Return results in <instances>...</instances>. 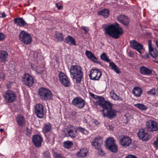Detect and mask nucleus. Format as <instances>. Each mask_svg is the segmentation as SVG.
<instances>
[{
  "mask_svg": "<svg viewBox=\"0 0 158 158\" xmlns=\"http://www.w3.org/2000/svg\"><path fill=\"white\" fill-rule=\"evenodd\" d=\"M104 30L105 33L115 39L119 38L123 33L122 28L117 23L108 25L104 28Z\"/></svg>",
  "mask_w": 158,
  "mask_h": 158,
  "instance_id": "1",
  "label": "nucleus"
},
{
  "mask_svg": "<svg viewBox=\"0 0 158 158\" xmlns=\"http://www.w3.org/2000/svg\"><path fill=\"white\" fill-rule=\"evenodd\" d=\"M70 72L73 78L76 79L77 83H80L83 77L81 68L77 65H72L70 67Z\"/></svg>",
  "mask_w": 158,
  "mask_h": 158,
  "instance_id": "2",
  "label": "nucleus"
},
{
  "mask_svg": "<svg viewBox=\"0 0 158 158\" xmlns=\"http://www.w3.org/2000/svg\"><path fill=\"white\" fill-rule=\"evenodd\" d=\"M38 93L40 97L43 100L47 101L52 98L53 94L49 89L44 88H40L39 89Z\"/></svg>",
  "mask_w": 158,
  "mask_h": 158,
  "instance_id": "3",
  "label": "nucleus"
},
{
  "mask_svg": "<svg viewBox=\"0 0 158 158\" xmlns=\"http://www.w3.org/2000/svg\"><path fill=\"white\" fill-rule=\"evenodd\" d=\"M105 146L110 152L116 153L118 151V147L115 143L114 138L111 137L107 139L105 142Z\"/></svg>",
  "mask_w": 158,
  "mask_h": 158,
  "instance_id": "4",
  "label": "nucleus"
},
{
  "mask_svg": "<svg viewBox=\"0 0 158 158\" xmlns=\"http://www.w3.org/2000/svg\"><path fill=\"white\" fill-rule=\"evenodd\" d=\"M102 111L103 112V116L104 117H106L110 119L114 118L117 115V111L112 109L111 103V107L108 109H104Z\"/></svg>",
  "mask_w": 158,
  "mask_h": 158,
  "instance_id": "5",
  "label": "nucleus"
},
{
  "mask_svg": "<svg viewBox=\"0 0 158 158\" xmlns=\"http://www.w3.org/2000/svg\"><path fill=\"white\" fill-rule=\"evenodd\" d=\"M19 39L22 42L26 44H30L32 41V38L30 34L23 31L19 34Z\"/></svg>",
  "mask_w": 158,
  "mask_h": 158,
  "instance_id": "6",
  "label": "nucleus"
},
{
  "mask_svg": "<svg viewBox=\"0 0 158 158\" xmlns=\"http://www.w3.org/2000/svg\"><path fill=\"white\" fill-rule=\"evenodd\" d=\"M103 141L102 138L99 136L95 137L92 142V144L95 148L98 151L99 153L103 154V151L101 148V144L102 143Z\"/></svg>",
  "mask_w": 158,
  "mask_h": 158,
  "instance_id": "7",
  "label": "nucleus"
},
{
  "mask_svg": "<svg viewBox=\"0 0 158 158\" xmlns=\"http://www.w3.org/2000/svg\"><path fill=\"white\" fill-rule=\"evenodd\" d=\"M96 99L97 105L102 107L103 109L111 107V103L109 101H105L104 98L98 96Z\"/></svg>",
  "mask_w": 158,
  "mask_h": 158,
  "instance_id": "8",
  "label": "nucleus"
},
{
  "mask_svg": "<svg viewBox=\"0 0 158 158\" xmlns=\"http://www.w3.org/2000/svg\"><path fill=\"white\" fill-rule=\"evenodd\" d=\"M35 112L37 116L40 118H43L46 112L44 106L41 104H36L35 106Z\"/></svg>",
  "mask_w": 158,
  "mask_h": 158,
  "instance_id": "9",
  "label": "nucleus"
},
{
  "mask_svg": "<svg viewBox=\"0 0 158 158\" xmlns=\"http://www.w3.org/2000/svg\"><path fill=\"white\" fill-rule=\"evenodd\" d=\"M58 77L61 83L65 87H69L71 83L68 77L63 73L60 72L58 75Z\"/></svg>",
  "mask_w": 158,
  "mask_h": 158,
  "instance_id": "10",
  "label": "nucleus"
},
{
  "mask_svg": "<svg viewBox=\"0 0 158 158\" xmlns=\"http://www.w3.org/2000/svg\"><path fill=\"white\" fill-rule=\"evenodd\" d=\"M72 104L76 107L82 109L85 106V101L80 97L74 98L72 101Z\"/></svg>",
  "mask_w": 158,
  "mask_h": 158,
  "instance_id": "11",
  "label": "nucleus"
},
{
  "mask_svg": "<svg viewBox=\"0 0 158 158\" xmlns=\"http://www.w3.org/2000/svg\"><path fill=\"white\" fill-rule=\"evenodd\" d=\"M102 74V72L99 69H92L90 71L89 76L91 80H98L99 79Z\"/></svg>",
  "mask_w": 158,
  "mask_h": 158,
  "instance_id": "12",
  "label": "nucleus"
},
{
  "mask_svg": "<svg viewBox=\"0 0 158 158\" xmlns=\"http://www.w3.org/2000/svg\"><path fill=\"white\" fill-rule=\"evenodd\" d=\"M4 98L8 102L12 103L14 102L16 98L15 93L11 90H8L6 92Z\"/></svg>",
  "mask_w": 158,
  "mask_h": 158,
  "instance_id": "13",
  "label": "nucleus"
},
{
  "mask_svg": "<svg viewBox=\"0 0 158 158\" xmlns=\"http://www.w3.org/2000/svg\"><path fill=\"white\" fill-rule=\"evenodd\" d=\"M147 129L149 131L153 132L157 131L158 125L156 122L152 120H149L146 123Z\"/></svg>",
  "mask_w": 158,
  "mask_h": 158,
  "instance_id": "14",
  "label": "nucleus"
},
{
  "mask_svg": "<svg viewBox=\"0 0 158 158\" xmlns=\"http://www.w3.org/2000/svg\"><path fill=\"white\" fill-rule=\"evenodd\" d=\"M148 43L149 54L153 58L156 59L158 57V51L156 48L152 46L151 40H148Z\"/></svg>",
  "mask_w": 158,
  "mask_h": 158,
  "instance_id": "15",
  "label": "nucleus"
},
{
  "mask_svg": "<svg viewBox=\"0 0 158 158\" xmlns=\"http://www.w3.org/2000/svg\"><path fill=\"white\" fill-rule=\"evenodd\" d=\"M138 136L140 139L143 141L148 140L151 137V136L143 128L139 130Z\"/></svg>",
  "mask_w": 158,
  "mask_h": 158,
  "instance_id": "16",
  "label": "nucleus"
},
{
  "mask_svg": "<svg viewBox=\"0 0 158 158\" xmlns=\"http://www.w3.org/2000/svg\"><path fill=\"white\" fill-rule=\"evenodd\" d=\"M22 81L28 87L32 86L34 82L32 77L28 73H25L23 75L22 78Z\"/></svg>",
  "mask_w": 158,
  "mask_h": 158,
  "instance_id": "17",
  "label": "nucleus"
},
{
  "mask_svg": "<svg viewBox=\"0 0 158 158\" xmlns=\"http://www.w3.org/2000/svg\"><path fill=\"white\" fill-rule=\"evenodd\" d=\"M119 143L123 147H128L132 143L131 139L128 136H122L119 140Z\"/></svg>",
  "mask_w": 158,
  "mask_h": 158,
  "instance_id": "18",
  "label": "nucleus"
},
{
  "mask_svg": "<svg viewBox=\"0 0 158 158\" xmlns=\"http://www.w3.org/2000/svg\"><path fill=\"white\" fill-rule=\"evenodd\" d=\"M43 141L42 137L38 135H34L32 137V142L36 147H41Z\"/></svg>",
  "mask_w": 158,
  "mask_h": 158,
  "instance_id": "19",
  "label": "nucleus"
},
{
  "mask_svg": "<svg viewBox=\"0 0 158 158\" xmlns=\"http://www.w3.org/2000/svg\"><path fill=\"white\" fill-rule=\"evenodd\" d=\"M130 46L136 50L140 54H142L141 50L143 49V47L142 45L134 40H131L130 42Z\"/></svg>",
  "mask_w": 158,
  "mask_h": 158,
  "instance_id": "20",
  "label": "nucleus"
},
{
  "mask_svg": "<svg viewBox=\"0 0 158 158\" xmlns=\"http://www.w3.org/2000/svg\"><path fill=\"white\" fill-rule=\"evenodd\" d=\"M8 54L6 51H0V62L4 64L5 62L8 61L7 59Z\"/></svg>",
  "mask_w": 158,
  "mask_h": 158,
  "instance_id": "21",
  "label": "nucleus"
},
{
  "mask_svg": "<svg viewBox=\"0 0 158 158\" xmlns=\"http://www.w3.org/2000/svg\"><path fill=\"white\" fill-rule=\"evenodd\" d=\"M117 20L125 26H127L129 24V20L128 18L124 15H119L117 17Z\"/></svg>",
  "mask_w": 158,
  "mask_h": 158,
  "instance_id": "22",
  "label": "nucleus"
},
{
  "mask_svg": "<svg viewBox=\"0 0 158 158\" xmlns=\"http://www.w3.org/2000/svg\"><path fill=\"white\" fill-rule=\"evenodd\" d=\"M139 71L141 74L144 75L149 76L152 74V69L144 66H142L140 67Z\"/></svg>",
  "mask_w": 158,
  "mask_h": 158,
  "instance_id": "23",
  "label": "nucleus"
},
{
  "mask_svg": "<svg viewBox=\"0 0 158 158\" xmlns=\"http://www.w3.org/2000/svg\"><path fill=\"white\" fill-rule=\"evenodd\" d=\"M88 154V151L86 148L81 149L80 151L76 154V156L78 157L84 158L87 156Z\"/></svg>",
  "mask_w": 158,
  "mask_h": 158,
  "instance_id": "24",
  "label": "nucleus"
},
{
  "mask_svg": "<svg viewBox=\"0 0 158 158\" xmlns=\"http://www.w3.org/2000/svg\"><path fill=\"white\" fill-rule=\"evenodd\" d=\"M15 24L17 26H19L20 27H24L27 24L24 19L21 18H17L14 19Z\"/></svg>",
  "mask_w": 158,
  "mask_h": 158,
  "instance_id": "25",
  "label": "nucleus"
},
{
  "mask_svg": "<svg viewBox=\"0 0 158 158\" xmlns=\"http://www.w3.org/2000/svg\"><path fill=\"white\" fill-rule=\"evenodd\" d=\"M143 91L140 88L135 87L132 90V94L136 97H139L142 94Z\"/></svg>",
  "mask_w": 158,
  "mask_h": 158,
  "instance_id": "26",
  "label": "nucleus"
},
{
  "mask_svg": "<svg viewBox=\"0 0 158 158\" xmlns=\"http://www.w3.org/2000/svg\"><path fill=\"white\" fill-rule=\"evenodd\" d=\"M52 128V127L51 124L48 123L45 124L42 128V132L44 134H46L50 132Z\"/></svg>",
  "mask_w": 158,
  "mask_h": 158,
  "instance_id": "27",
  "label": "nucleus"
},
{
  "mask_svg": "<svg viewBox=\"0 0 158 158\" xmlns=\"http://www.w3.org/2000/svg\"><path fill=\"white\" fill-rule=\"evenodd\" d=\"M85 54L87 57L90 59L92 61L94 62H97L100 64V63L97 62V60H98L97 58L91 52L89 51H87L85 52Z\"/></svg>",
  "mask_w": 158,
  "mask_h": 158,
  "instance_id": "28",
  "label": "nucleus"
},
{
  "mask_svg": "<svg viewBox=\"0 0 158 158\" xmlns=\"http://www.w3.org/2000/svg\"><path fill=\"white\" fill-rule=\"evenodd\" d=\"M17 123L19 126H23L25 124V120L24 117L21 115H18L16 118Z\"/></svg>",
  "mask_w": 158,
  "mask_h": 158,
  "instance_id": "29",
  "label": "nucleus"
},
{
  "mask_svg": "<svg viewBox=\"0 0 158 158\" xmlns=\"http://www.w3.org/2000/svg\"><path fill=\"white\" fill-rule=\"evenodd\" d=\"M74 127H71V128L68 129L67 131V134L68 137H70L72 138H75L77 135V130L74 131Z\"/></svg>",
  "mask_w": 158,
  "mask_h": 158,
  "instance_id": "30",
  "label": "nucleus"
},
{
  "mask_svg": "<svg viewBox=\"0 0 158 158\" xmlns=\"http://www.w3.org/2000/svg\"><path fill=\"white\" fill-rule=\"evenodd\" d=\"M110 14L109 10L108 9H104L98 13V15H102L105 18H107Z\"/></svg>",
  "mask_w": 158,
  "mask_h": 158,
  "instance_id": "31",
  "label": "nucleus"
},
{
  "mask_svg": "<svg viewBox=\"0 0 158 158\" xmlns=\"http://www.w3.org/2000/svg\"><path fill=\"white\" fill-rule=\"evenodd\" d=\"M46 137L47 140L49 142V143L51 144H53L55 141L54 135V134L52 133H50L49 134L48 133L44 134Z\"/></svg>",
  "mask_w": 158,
  "mask_h": 158,
  "instance_id": "32",
  "label": "nucleus"
},
{
  "mask_svg": "<svg viewBox=\"0 0 158 158\" xmlns=\"http://www.w3.org/2000/svg\"><path fill=\"white\" fill-rule=\"evenodd\" d=\"M109 67L110 68L115 72L118 74L120 73V71L119 68L114 63L110 62H109Z\"/></svg>",
  "mask_w": 158,
  "mask_h": 158,
  "instance_id": "33",
  "label": "nucleus"
},
{
  "mask_svg": "<svg viewBox=\"0 0 158 158\" xmlns=\"http://www.w3.org/2000/svg\"><path fill=\"white\" fill-rule=\"evenodd\" d=\"M110 94L112 97V99L114 100L122 101L123 99L119 96L117 95L114 90H112L110 93Z\"/></svg>",
  "mask_w": 158,
  "mask_h": 158,
  "instance_id": "34",
  "label": "nucleus"
},
{
  "mask_svg": "<svg viewBox=\"0 0 158 158\" xmlns=\"http://www.w3.org/2000/svg\"><path fill=\"white\" fill-rule=\"evenodd\" d=\"M66 43L69 44L76 45V43L74 39L72 36H69L65 38Z\"/></svg>",
  "mask_w": 158,
  "mask_h": 158,
  "instance_id": "35",
  "label": "nucleus"
},
{
  "mask_svg": "<svg viewBox=\"0 0 158 158\" xmlns=\"http://www.w3.org/2000/svg\"><path fill=\"white\" fill-rule=\"evenodd\" d=\"M147 94L149 95H153L155 97L158 96V89H157L152 88L150 90L147 91Z\"/></svg>",
  "mask_w": 158,
  "mask_h": 158,
  "instance_id": "36",
  "label": "nucleus"
},
{
  "mask_svg": "<svg viewBox=\"0 0 158 158\" xmlns=\"http://www.w3.org/2000/svg\"><path fill=\"white\" fill-rule=\"evenodd\" d=\"M54 37L58 41H62L64 39V36L61 33L56 32L54 35Z\"/></svg>",
  "mask_w": 158,
  "mask_h": 158,
  "instance_id": "37",
  "label": "nucleus"
},
{
  "mask_svg": "<svg viewBox=\"0 0 158 158\" xmlns=\"http://www.w3.org/2000/svg\"><path fill=\"white\" fill-rule=\"evenodd\" d=\"M134 106L141 110H145L148 109V107L142 104L137 103L134 104Z\"/></svg>",
  "mask_w": 158,
  "mask_h": 158,
  "instance_id": "38",
  "label": "nucleus"
},
{
  "mask_svg": "<svg viewBox=\"0 0 158 158\" xmlns=\"http://www.w3.org/2000/svg\"><path fill=\"white\" fill-rule=\"evenodd\" d=\"M77 131L81 133L82 134L87 135L88 134V131L85 128L81 127H79L76 128Z\"/></svg>",
  "mask_w": 158,
  "mask_h": 158,
  "instance_id": "39",
  "label": "nucleus"
},
{
  "mask_svg": "<svg viewBox=\"0 0 158 158\" xmlns=\"http://www.w3.org/2000/svg\"><path fill=\"white\" fill-rule=\"evenodd\" d=\"M73 144V143L71 141L67 140L64 141L63 143V146L66 148H70Z\"/></svg>",
  "mask_w": 158,
  "mask_h": 158,
  "instance_id": "40",
  "label": "nucleus"
},
{
  "mask_svg": "<svg viewBox=\"0 0 158 158\" xmlns=\"http://www.w3.org/2000/svg\"><path fill=\"white\" fill-rule=\"evenodd\" d=\"M100 58L101 60L108 62H110V60L109 59L108 57L107 56L106 54L105 53H102L100 56Z\"/></svg>",
  "mask_w": 158,
  "mask_h": 158,
  "instance_id": "41",
  "label": "nucleus"
},
{
  "mask_svg": "<svg viewBox=\"0 0 158 158\" xmlns=\"http://www.w3.org/2000/svg\"><path fill=\"white\" fill-rule=\"evenodd\" d=\"M43 156L46 158H49L50 157V154L48 151H46L43 153Z\"/></svg>",
  "mask_w": 158,
  "mask_h": 158,
  "instance_id": "42",
  "label": "nucleus"
},
{
  "mask_svg": "<svg viewBox=\"0 0 158 158\" xmlns=\"http://www.w3.org/2000/svg\"><path fill=\"white\" fill-rule=\"evenodd\" d=\"M81 28L84 31L85 34L87 33L89 30L88 27H87L83 26H82Z\"/></svg>",
  "mask_w": 158,
  "mask_h": 158,
  "instance_id": "43",
  "label": "nucleus"
},
{
  "mask_svg": "<svg viewBox=\"0 0 158 158\" xmlns=\"http://www.w3.org/2000/svg\"><path fill=\"white\" fill-rule=\"evenodd\" d=\"M55 158H62L61 155L60 153H57L56 152H54Z\"/></svg>",
  "mask_w": 158,
  "mask_h": 158,
  "instance_id": "44",
  "label": "nucleus"
},
{
  "mask_svg": "<svg viewBox=\"0 0 158 158\" xmlns=\"http://www.w3.org/2000/svg\"><path fill=\"white\" fill-rule=\"evenodd\" d=\"M31 134V131L30 129L27 128V129L26 135L27 136L30 137Z\"/></svg>",
  "mask_w": 158,
  "mask_h": 158,
  "instance_id": "45",
  "label": "nucleus"
},
{
  "mask_svg": "<svg viewBox=\"0 0 158 158\" xmlns=\"http://www.w3.org/2000/svg\"><path fill=\"white\" fill-rule=\"evenodd\" d=\"M5 38V37L4 34L2 33H0V41L4 40Z\"/></svg>",
  "mask_w": 158,
  "mask_h": 158,
  "instance_id": "46",
  "label": "nucleus"
},
{
  "mask_svg": "<svg viewBox=\"0 0 158 158\" xmlns=\"http://www.w3.org/2000/svg\"><path fill=\"white\" fill-rule=\"evenodd\" d=\"M154 144L155 147L158 148V137L157 138L156 140L154 142Z\"/></svg>",
  "mask_w": 158,
  "mask_h": 158,
  "instance_id": "47",
  "label": "nucleus"
},
{
  "mask_svg": "<svg viewBox=\"0 0 158 158\" xmlns=\"http://www.w3.org/2000/svg\"><path fill=\"white\" fill-rule=\"evenodd\" d=\"M92 97L94 98V99H96L97 98L98 96L95 95L94 94L92 93H90L89 94Z\"/></svg>",
  "mask_w": 158,
  "mask_h": 158,
  "instance_id": "48",
  "label": "nucleus"
},
{
  "mask_svg": "<svg viewBox=\"0 0 158 158\" xmlns=\"http://www.w3.org/2000/svg\"><path fill=\"white\" fill-rule=\"evenodd\" d=\"M126 158H137L135 156L129 155L127 156Z\"/></svg>",
  "mask_w": 158,
  "mask_h": 158,
  "instance_id": "49",
  "label": "nucleus"
},
{
  "mask_svg": "<svg viewBox=\"0 0 158 158\" xmlns=\"http://www.w3.org/2000/svg\"><path fill=\"white\" fill-rule=\"evenodd\" d=\"M56 6L59 10H60L62 7V6L61 5L59 6L58 4L57 3H56Z\"/></svg>",
  "mask_w": 158,
  "mask_h": 158,
  "instance_id": "50",
  "label": "nucleus"
},
{
  "mask_svg": "<svg viewBox=\"0 0 158 158\" xmlns=\"http://www.w3.org/2000/svg\"><path fill=\"white\" fill-rule=\"evenodd\" d=\"M152 105L156 107H158V102H153L152 104Z\"/></svg>",
  "mask_w": 158,
  "mask_h": 158,
  "instance_id": "51",
  "label": "nucleus"
},
{
  "mask_svg": "<svg viewBox=\"0 0 158 158\" xmlns=\"http://www.w3.org/2000/svg\"><path fill=\"white\" fill-rule=\"evenodd\" d=\"M1 15H2L1 16H0V17L4 18H5L6 16V15L4 12H2V13H1Z\"/></svg>",
  "mask_w": 158,
  "mask_h": 158,
  "instance_id": "52",
  "label": "nucleus"
},
{
  "mask_svg": "<svg viewBox=\"0 0 158 158\" xmlns=\"http://www.w3.org/2000/svg\"><path fill=\"white\" fill-rule=\"evenodd\" d=\"M156 44L157 47L158 48V40L156 41Z\"/></svg>",
  "mask_w": 158,
  "mask_h": 158,
  "instance_id": "53",
  "label": "nucleus"
},
{
  "mask_svg": "<svg viewBox=\"0 0 158 158\" xmlns=\"http://www.w3.org/2000/svg\"><path fill=\"white\" fill-rule=\"evenodd\" d=\"M4 131V129H0V132H3Z\"/></svg>",
  "mask_w": 158,
  "mask_h": 158,
  "instance_id": "54",
  "label": "nucleus"
},
{
  "mask_svg": "<svg viewBox=\"0 0 158 158\" xmlns=\"http://www.w3.org/2000/svg\"><path fill=\"white\" fill-rule=\"evenodd\" d=\"M94 123H95V124H98V122L97 121H95L94 122Z\"/></svg>",
  "mask_w": 158,
  "mask_h": 158,
  "instance_id": "55",
  "label": "nucleus"
},
{
  "mask_svg": "<svg viewBox=\"0 0 158 158\" xmlns=\"http://www.w3.org/2000/svg\"><path fill=\"white\" fill-rule=\"evenodd\" d=\"M154 62L155 63H157L158 64V61L154 60Z\"/></svg>",
  "mask_w": 158,
  "mask_h": 158,
  "instance_id": "56",
  "label": "nucleus"
},
{
  "mask_svg": "<svg viewBox=\"0 0 158 158\" xmlns=\"http://www.w3.org/2000/svg\"><path fill=\"white\" fill-rule=\"evenodd\" d=\"M112 127H111L110 126H109V128L110 129H112Z\"/></svg>",
  "mask_w": 158,
  "mask_h": 158,
  "instance_id": "57",
  "label": "nucleus"
},
{
  "mask_svg": "<svg viewBox=\"0 0 158 158\" xmlns=\"http://www.w3.org/2000/svg\"><path fill=\"white\" fill-rule=\"evenodd\" d=\"M156 79L157 81H158V77H156Z\"/></svg>",
  "mask_w": 158,
  "mask_h": 158,
  "instance_id": "58",
  "label": "nucleus"
}]
</instances>
